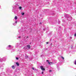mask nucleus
Instances as JSON below:
<instances>
[{"mask_svg": "<svg viewBox=\"0 0 76 76\" xmlns=\"http://www.w3.org/2000/svg\"><path fill=\"white\" fill-rule=\"evenodd\" d=\"M40 69H41V70H42V71H44V70H45V69L44 68V66H40Z\"/></svg>", "mask_w": 76, "mask_h": 76, "instance_id": "obj_1", "label": "nucleus"}, {"mask_svg": "<svg viewBox=\"0 0 76 76\" xmlns=\"http://www.w3.org/2000/svg\"><path fill=\"white\" fill-rule=\"evenodd\" d=\"M48 63V64H49L50 66H51V64H54V63L53 62H49Z\"/></svg>", "mask_w": 76, "mask_h": 76, "instance_id": "obj_2", "label": "nucleus"}, {"mask_svg": "<svg viewBox=\"0 0 76 76\" xmlns=\"http://www.w3.org/2000/svg\"><path fill=\"white\" fill-rule=\"evenodd\" d=\"M27 48H28L29 49H30V48H31V46L29 45H28L27 46Z\"/></svg>", "mask_w": 76, "mask_h": 76, "instance_id": "obj_3", "label": "nucleus"}, {"mask_svg": "<svg viewBox=\"0 0 76 76\" xmlns=\"http://www.w3.org/2000/svg\"><path fill=\"white\" fill-rule=\"evenodd\" d=\"M16 64L18 66H19V64L18 62H16Z\"/></svg>", "mask_w": 76, "mask_h": 76, "instance_id": "obj_4", "label": "nucleus"}, {"mask_svg": "<svg viewBox=\"0 0 76 76\" xmlns=\"http://www.w3.org/2000/svg\"><path fill=\"white\" fill-rule=\"evenodd\" d=\"M12 69H15V66H12Z\"/></svg>", "mask_w": 76, "mask_h": 76, "instance_id": "obj_5", "label": "nucleus"}, {"mask_svg": "<svg viewBox=\"0 0 76 76\" xmlns=\"http://www.w3.org/2000/svg\"><path fill=\"white\" fill-rule=\"evenodd\" d=\"M15 20H17V19H18V17L15 16Z\"/></svg>", "mask_w": 76, "mask_h": 76, "instance_id": "obj_6", "label": "nucleus"}, {"mask_svg": "<svg viewBox=\"0 0 76 76\" xmlns=\"http://www.w3.org/2000/svg\"><path fill=\"white\" fill-rule=\"evenodd\" d=\"M61 58H62V59H63V60H64V57L63 56H61Z\"/></svg>", "mask_w": 76, "mask_h": 76, "instance_id": "obj_7", "label": "nucleus"}, {"mask_svg": "<svg viewBox=\"0 0 76 76\" xmlns=\"http://www.w3.org/2000/svg\"><path fill=\"white\" fill-rule=\"evenodd\" d=\"M21 15H25V13H24V12H23L22 13Z\"/></svg>", "mask_w": 76, "mask_h": 76, "instance_id": "obj_8", "label": "nucleus"}, {"mask_svg": "<svg viewBox=\"0 0 76 76\" xmlns=\"http://www.w3.org/2000/svg\"><path fill=\"white\" fill-rule=\"evenodd\" d=\"M19 9H20V10L22 9V7H19Z\"/></svg>", "mask_w": 76, "mask_h": 76, "instance_id": "obj_9", "label": "nucleus"}, {"mask_svg": "<svg viewBox=\"0 0 76 76\" xmlns=\"http://www.w3.org/2000/svg\"><path fill=\"white\" fill-rule=\"evenodd\" d=\"M8 47H11V45H9L8 46Z\"/></svg>", "mask_w": 76, "mask_h": 76, "instance_id": "obj_10", "label": "nucleus"}, {"mask_svg": "<svg viewBox=\"0 0 76 76\" xmlns=\"http://www.w3.org/2000/svg\"><path fill=\"white\" fill-rule=\"evenodd\" d=\"M15 23H18V21H16L15 22Z\"/></svg>", "mask_w": 76, "mask_h": 76, "instance_id": "obj_11", "label": "nucleus"}, {"mask_svg": "<svg viewBox=\"0 0 76 76\" xmlns=\"http://www.w3.org/2000/svg\"><path fill=\"white\" fill-rule=\"evenodd\" d=\"M16 60H18V59H19V58H18V57H16Z\"/></svg>", "mask_w": 76, "mask_h": 76, "instance_id": "obj_12", "label": "nucleus"}, {"mask_svg": "<svg viewBox=\"0 0 76 76\" xmlns=\"http://www.w3.org/2000/svg\"><path fill=\"white\" fill-rule=\"evenodd\" d=\"M32 69H33V70H34V67H32Z\"/></svg>", "mask_w": 76, "mask_h": 76, "instance_id": "obj_13", "label": "nucleus"}, {"mask_svg": "<svg viewBox=\"0 0 76 76\" xmlns=\"http://www.w3.org/2000/svg\"><path fill=\"white\" fill-rule=\"evenodd\" d=\"M74 36H75V37H76V33L74 34Z\"/></svg>", "mask_w": 76, "mask_h": 76, "instance_id": "obj_14", "label": "nucleus"}, {"mask_svg": "<svg viewBox=\"0 0 76 76\" xmlns=\"http://www.w3.org/2000/svg\"><path fill=\"white\" fill-rule=\"evenodd\" d=\"M46 61H47V62H48V61H49V60H46Z\"/></svg>", "mask_w": 76, "mask_h": 76, "instance_id": "obj_15", "label": "nucleus"}, {"mask_svg": "<svg viewBox=\"0 0 76 76\" xmlns=\"http://www.w3.org/2000/svg\"><path fill=\"white\" fill-rule=\"evenodd\" d=\"M18 38H21V37H20V36H19V37H18Z\"/></svg>", "mask_w": 76, "mask_h": 76, "instance_id": "obj_16", "label": "nucleus"}, {"mask_svg": "<svg viewBox=\"0 0 76 76\" xmlns=\"http://www.w3.org/2000/svg\"><path fill=\"white\" fill-rule=\"evenodd\" d=\"M43 73H44V72H42V74H43Z\"/></svg>", "mask_w": 76, "mask_h": 76, "instance_id": "obj_17", "label": "nucleus"}, {"mask_svg": "<svg viewBox=\"0 0 76 76\" xmlns=\"http://www.w3.org/2000/svg\"><path fill=\"white\" fill-rule=\"evenodd\" d=\"M46 44H48V42H46Z\"/></svg>", "mask_w": 76, "mask_h": 76, "instance_id": "obj_18", "label": "nucleus"}, {"mask_svg": "<svg viewBox=\"0 0 76 76\" xmlns=\"http://www.w3.org/2000/svg\"><path fill=\"white\" fill-rule=\"evenodd\" d=\"M75 64H76V60L75 61Z\"/></svg>", "mask_w": 76, "mask_h": 76, "instance_id": "obj_19", "label": "nucleus"}, {"mask_svg": "<svg viewBox=\"0 0 76 76\" xmlns=\"http://www.w3.org/2000/svg\"><path fill=\"white\" fill-rule=\"evenodd\" d=\"M49 72H51V70H50V71H49Z\"/></svg>", "mask_w": 76, "mask_h": 76, "instance_id": "obj_20", "label": "nucleus"}, {"mask_svg": "<svg viewBox=\"0 0 76 76\" xmlns=\"http://www.w3.org/2000/svg\"><path fill=\"white\" fill-rule=\"evenodd\" d=\"M40 24H41V23H40Z\"/></svg>", "mask_w": 76, "mask_h": 76, "instance_id": "obj_21", "label": "nucleus"}, {"mask_svg": "<svg viewBox=\"0 0 76 76\" xmlns=\"http://www.w3.org/2000/svg\"><path fill=\"white\" fill-rule=\"evenodd\" d=\"M28 38V37L27 36V38Z\"/></svg>", "mask_w": 76, "mask_h": 76, "instance_id": "obj_22", "label": "nucleus"}]
</instances>
